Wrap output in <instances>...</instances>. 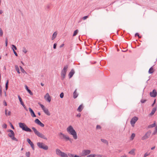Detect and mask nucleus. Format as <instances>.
<instances>
[{
    "label": "nucleus",
    "mask_w": 157,
    "mask_h": 157,
    "mask_svg": "<svg viewBox=\"0 0 157 157\" xmlns=\"http://www.w3.org/2000/svg\"><path fill=\"white\" fill-rule=\"evenodd\" d=\"M67 131L69 134L72 136L75 140H76L77 139L76 132L72 126L70 125L68 126L67 128Z\"/></svg>",
    "instance_id": "nucleus-1"
},
{
    "label": "nucleus",
    "mask_w": 157,
    "mask_h": 157,
    "mask_svg": "<svg viewBox=\"0 0 157 157\" xmlns=\"http://www.w3.org/2000/svg\"><path fill=\"white\" fill-rule=\"evenodd\" d=\"M32 129L33 131L35 134L38 137L44 140H47V138L44 135L37 131L35 128L33 127Z\"/></svg>",
    "instance_id": "nucleus-2"
},
{
    "label": "nucleus",
    "mask_w": 157,
    "mask_h": 157,
    "mask_svg": "<svg viewBox=\"0 0 157 157\" xmlns=\"http://www.w3.org/2000/svg\"><path fill=\"white\" fill-rule=\"evenodd\" d=\"M19 127L21 128L22 130L26 132H31V130L27 126L23 123H19L18 124Z\"/></svg>",
    "instance_id": "nucleus-3"
},
{
    "label": "nucleus",
    "mask_w": 157,
    "mask_h": 157,
    "mask_svg": "<svg viewBox=\"0 0 157 157\" xmlns=\"http://www.w3.org/2000/svg\"><path fill=\"white\" fill-rule=\"evenodd\" d=\"M56 153L58 156L61 157H68L67 155L65 153L62 152L58 148L56 149Z\"/></svg>",
    "instance_id": "nucleus-4"
},
{
    "label": "nucleus",
    "mask_w": 157,
    "mask_h": 157,
    "mask_svg": "<svg viewBox=\"0 0 157 157\" xmlns=\"http://www.w3.org/2000/svg\"><path fill=\"white\" fill-rule=\"evenodd\" d=\"M68 67V66L67 65L64 66L63 69L62 71L61 72V77L62 80L65 78Z\"/></svg>",
    "instance_id": "nucleus-5"
},
{
    "label": "nucleus",
    "mask_w": 157,
    "mask_h": 157,
    "mask_svg": "<svg viewBox=\"0 0 157 157\" xmlns=\"http://www.w3.org/2000/svg\"><path fill=\"white\" fill-rule=\"evenodd\" d=\"M37 145L40 148L45 150H47L48 149V147L43 143L38 142L37 143Z\"/></svg>",
    "instance_id": "nucleus-6"
},
{
    "label": "nucleus",
    "mask_w": 157,
    "mask_h": 157,
    "mask_svg": "<svg viewBox=\"0 0 157 157\" xmlns=\"http://www.w3.org/2000/svg\"><path fill=\"white\" fill-rule=\"evenodd\" d=\"M38 104L40 106L46 115L48 116H50V113L48 109L45 108L43 105L40 104V103L39 102Z\"/></svg>",
    "instance_id": "nucleus-7"
},
{
    "label": "nucleus",
    "mask_w": 157,
    "mask_h": 157,
    "mask_svg": "<svg viewBox=\"0 0 157 157\" xmlns=\"http://www.w3.org/2000/svg\"><path fill=\"white\" fill-rule=\"evenodd\" d=\"M10 133H9L8 136L13 140L16 141H18V140L14 137V133L13 131L12 130H10Z\"/></svg>",
    "instance_id": "nucleus-8"
},
{
    "label": "nucleus",
    "mask_w": 157,
    "mask_h": 157,
    "mask_svg": "<svg viewBox=\"0 0 157 157\" xmlns=\"http://www.w3.org/2000/svg\"><path fill=\"white\" fill-rule=\"evenodd\" d=\"M138 119V118L136 117H134L131 119L130 123L132 126L133 127L134 126L135 124Z\"/></svg>",
    "instance_id": "nucleus-9"
},
{
    "label": "nucleus",
    "mask_w": 157,
    "mask_h": 157,
    "mask_svg": "<svg viewBox=\"0 0 157 157\" xmlns=\"http://www.w3.org/2000/svg\"><path fill=\"white\" fill-rule=\"evenodd\" d=\"M151 132L148 131L142 137L141 140H144L148 138L150 136L151 134Z\"/></svg>",
    "instance_id": "nucleus-10"
},
{
    "label": "nucleus",
    "mask_w": 157,
    "mask_h": 157,
    "mask_svg": "<svg viewBox=\"0 0 157 157\" xmlns=\"http://www.w3.org/2000/svg\"><path fill=\"white\" fill-rule=\"evenodd\" d=\"M91 152V151L89 150H84L82 151V155L85 156L89 154Z\"/></svg>",
    "instance_id": "nucleus-11"
},
{
    "label": "nucleus",
    "mask_w": 157,
    "mask_h": 157,
    "mask_svg": "<svg viewBox=\"0 0 157 157\" xmlns=\"http://www.w3.org/2000/svg\"><path fill=\"white\" fill-rule=\"evenodd\" d=\"M44 98L46 101L50 102L51 101V97L48 93H46L44 96Z\"/></svg>",
    "instance_id": "nucleus-12"
},
{
    "label": "nucleus",
    "mask_w": 157,
    "mask_h": 157,
    "mask_svg": "<svg viewBox=\"0 0 157 157\" xmlns=\"http://www.w3.org/2000/svg\"><path fill=\"white\" fill-rule=\"evenodd\" d=\"M150 95L151 97L155 98L157 95V92L155 90H153L152 92L150 93Z\"/></svg>",
    "instance_id": "nucleus-13"
},
{
    "label": "nucleus",
    "mask_w": 157,
    "mask_h": 157,
    "mask_svg": "<svg viewBox=\"0 0 157 157\" xmlns=\"http://www.w3.org/2000/svg\"><path fill=\"white\" fill-rule=\"evenodd\" d=\"M35 122L42 127L44 126V124L38 119H36L35 120Z\"/></svg>",
    "instance_id": "nucleus-14"
},
{
    "label": "nucleus",
    "mask_w": 157,
    "mask_h": 157,
    "mask_svg": "<svg viewBox=\"0 0 157 157\" xmlns=\"http://www.w3.org/2000/svg\"><path fill=\"white\" fill-rule=\"evenodd\" d=\"M18 98L19 100V101L20 102L21 104L22 105L23 107L27 111V109L25 105L24 104V102L22 101V99L20 97L19 95H18Z\"/></svg>",
    "instance_id": "nucleus-15"
},
{
    "label": "nucleus",
    "mask_w": 157,
    "mask_h": 157,
    "mask_svg": "<svg viewBox=\"0 0 157 157\" xmlns=\"http://www.w3.org/2000/svg\"><path fill=\"white\" fill-rule=\"evenodd\" d=\"M156 110H157V106H156V107L153 108L152 109L151 113H150L149 114V115L150 116H152L155 113Z\"/></svg>",
    "instance_id": "nucleus-16"
},
{
    "label": "nucleus",
    "mask_w": 157,
    "mask_h": 157,
    "mask_svg": "<svg viewBox=\"0 0 157 157\" xmlns=\"http://www.w3.org/2000/svg\"><path fill=\"white\" fill-rule=\"evenodd\" d=\"M29 110L30 113L31 115L33 117H36V115L35 114L33 110L30 108H29Z\"/></svg>",
    "instance_id": "nucleus-17"
},
{
    "label": "nucleus",
    "mask_w": 157,
    "mask_h": 157,
    "mask_svg": "<svg viewBox=\"0 0 157 157\" xmlns=\"http://www.w3.org/2000/svg\"><path fill=\"white\" fill-rule=\"evenodd\" d=\"M5 113L6 116H10L11 115V113L10 111H8L7 109H5Z\"/></svg>",
    "instance_id": "nucleus-18"
},
{
    "label": "nucleus",
    "mask_w": 157,
    "mask_h": 157,
    "mask_svg": "<svg viewBox=\"0 0 157 157\" xmlns=\"http://www.w3.org/2000/svg\"><path fill=\"white\" fill-rule=\"evenodd\" d=\"M83 105L82 104V105H81L79 107H78V108L77 109V111H78L79 112H81L82 110V109H83Z\"/></svg>",
    "instance_id": "nucleus-19"
},
{
    "label": "nucleus",
    "mask_w": 157,
    "mask_h": 157,
    "mask_svg": "<svg viewBox=\"0 0 157 157\" xmlns=\"http://www.w3.org/2000/svg\"><path fill=\"white\" fill-rule=\"evenodd\" d=\"M74 74V71L73 70H71L69 73V78H70L72 77Z\"/></svg>",
    "instance_id": "nucleus-20"
},
{
    "label": "nucleus",
    "mask_w": 157,
    "mask_h": 157,
    "mask_svg": "<svg viewBox=\"0 0 157 157\" xmlns=\"http://www.w3.org/2000/svg\"><path fill=\"white\" fill-rule=\"evenodd\" d=\"M135 149H133L128 152V153L131 155H135Z\"/></svg>",
    "instance_id": "nucleus-21"
},
{
    "label": "nucleus",
    "mask_w": 157,
    "mask_h": 157,
    "mask_svg": "<svg viewBox=\"0 0 157 157\" xmlns=\"http://www.w3.org/2000/svg\"><path fill=\"white\" fill-rule=\"evenodd\" d=\"M57 34V33L56 32H55L53 33L52 37V40H53L56 36Z\"/></svg>",
    "instance_id": "nucleus-22"
},
{
    "label": "nucleus",
    "mask_w": 157,
    "mask_h": 157,
    "mask_svg": "<svg viewBox=\"0 0 157 157\" xmlns=\"http://www.w3.org/2000/svg\"><path fill=\"white\" fill-rule=\"evenodd\" d=\"M135 136H136V135L135 133H132L130 136V140H133L134 139V137H135Z\"/></svg>",
    "instance_id": "nucleus-23"
},
{
    "label": "nucleus",
    "mask_w": 157,
    "mask_h": 157,
    "mask_svg": "<svg viewBox=\"0 0 157 157\" xmlns=\"http://www.w3.org/2000/svg\"><path fill=\"white\" fill-rule=\"evenodd\" d=\"M154 70L153 69V68H152V67H151V68H150V69H149V71H148V73H149V74H152V73H153V72H154Z\"/></svg>",
    "instance_id": "nucleus-24"
},
{
    "label": "nucleus",
    "mask_w": 157,
    "mask_h": 157,
    "mask_svg": "<svg viewBox=\"0 0 157 157\" xmlns=\"http://www.w3.org/2000/svg\"><path fill=\"white\" fill-rule=\"evenodd\" d=\"M155 125H156L155 123V122H154V123L153 124L149 125L148 126V128H151L154 127L155 126Z\"/></svg>",
    "instance_id": "nucleus-25"
},
{
    "label": "nucleus",
    "mask_w": 157,
    "mask_h": 157,
    "mask_svg": "<svg viewBox=\"0 0 157 157\" xmlns=\"http://www.w3.org/2000/svg\"><path fill=\"white\" fill-rule=\"evenodd\" d=\"M28 142L30 144L31 146H33V143L31 141V140L29 139H27V140Z\"/></svg>",
    "instance_id": "nucleus-26"
},
{
    "label": "nucleus",
    "mask_w": 157,
    "mask_h": 157,
    "mask_svg": "<svg viewBox=\"0 0 157 157\" xmlns=\"http://www.w3.org/2000/svg\"><path fill=\"white\" fill-rule=\"evenodd\" d=\"M15 67L16 69V70L17 71V73L18 74H20V72L18 66L17 65H15Z\"/></svg>",
    "instance_id": "nucleus-27"
},
{
    "label": "nucleus",
    "mask_w": 157,
    "mask_h": 157,
    "mask_svg": "<svg viewBox=\"0 0 157 157\" xmlns=\"http://www.w3.org/2000/svg\"><path fill=\"white\" fill-rule=\"evenodd\" d=\"M64 137L63 138V139H65L66 140H70V138L69 137L65 135V136H64Z\"/></svg>",
    "instance_id": "nucleus-28"
},
{
    "label": "nucleus",
    "mask_w": 157,
    "mask_h": 157,
    "mask_svg": "<svg viewBox=\"0 0 157 157\" xmlns=\"http://www.w3.org/2000/svg\"><path fill=\"white\" fill-rule=\"evenodd\" d=\"M78 95L76 93V90H75L73 93V97L74 98H75L77 97Z\"/></svg>",
    "instance_id": "nucleus-29"
},
{
    "label": "nucleus",
    "mask_w": 157,
    "mask_h": 157,
    "mask_svg": "<svg viewBox=\"0 0 157 157\" xmlns=\"http://www.w3.org/2000/svg\"><path fill=\"white\" fill-rule=\"evenodd\" d=\"M101 141L105 144H108V142L106 140L104 139H101Z\"/></svg>",
    "instance_id": "nucleus-30"
},
{
    "label": "nucleus",
    "mask_w": 157,
    "mask_h": 157,
    "mask_svg": "<svg viewBox=\"0 0 157 157\" xmlns=\"http://www.w3.org/2000/svg\"><path fill=\"white\" fill-rule=\"evenodd\" d=\"M30 152H26L25 153V155L27 157H30Z\"/></svg>",
    "instance_id": "nucleus-31"
},
{
    "label": "nucleus",
    "mask_w": 157,
    "mask_h": 157,
    "mask_svg": "<svg viewBox=\"0 0 157 157\" xmlns=\"http://www.w3.org/2000/svg\"><path fill=\"white\" fill-rule=\"evenodd\" d=\"M78 29H77V30H75L74 32V33L73 34V36H75L78 33Z\"/></svg>",
    "instance_id": "nucleus-32"
},
{
    "label": "nucleus",
    "mask_w": 157,
    "mask_h": 157,
    "mask_svg": "<svg viewBox=\"0 0 157 157\" xmlns=\"http://www.w3.org/2000/svg\"><path fill=\"white\" fill-rule=\"evenodd\" d=\"M93 157H102V156L100 155L93 154Z\"/></svg>",
    "instance_id": "nucleus-33"
},
{
    "label": "nucleus",
    "mask_w": 157,
    "mask_h": 157,
    "mask_svg": "<svg viewBox=\"0 0 157 157\" xmlns=\"http://www.w3.org/2000/svg\"><path fill=\"white\" fill-rule=\"evenodd\" d=\"M9 83L8 80H7L6 84V90H7L8 88V84Z\"/></svg>",
    "instance_id": "nucleus-34"
},
{
    "label": "nucleus",
    "mask_w": 157,
    "mask_h": 157,
    "mask_svg": "<svg viewBox=\"0 0 157 157\" xmlns=\"http://www.w3.org/2000/svg\"><path fill=\"white\" fill-rule=\"evenodd\" d=\"M22 51L25 53H26L27 52V50L25 48H24Z\"/></svg>",
    "instance_id": "nucleus-35"
},
{
    "label": "nucleus",
    "mask_w": 157,
    "mask_h": 157,
    "mask_svg": "<svg viewBox=\"0 0 157 157\" xmlns=\"http://www.w3.org/2000/svg\"><path fill=\"white\" fill-rule=\"evenodd\" d=\"M20 69H21V71L23 73H24L25 72V70H24V69H23V68L21 66H20Z\"/></svg>",
    "instance_id": "nucleus-36"
},
{
    "label": "nucleus",
    "mask_w": 157,
    "mask_h": 157,
    "mask_svg": "<svg viewBox=\"0 0 157 157\" xmlns=\"http://www.w3.org/2000/svg\"><path fill=\"white\" fill-rule=\"evenodd\" d=\"M12 49L13 50V49H14V50H17V48L14 45H12Z\"/></svg>",
    "instance_id": "nucleus-37"
},
{
    "label": "nucleus",
    "mask_w": 157,
    "mask_h": 157,
    "mask_svg": "<svg viewBox=\"0 0 157 157\" xmlns=\"http://www.w3.org/2000/svg\"><path fill=\"white\" fill-rule=\"evenodd\" d=\"M3 34V31L1 28L0 29V36H2Z\"/></svg>",
    "instance_id": "nucleus-38"
},
{
    "label": "nucleus",
    "mask_w": 157,
    "mask_h": 157,
    "mask_svg": "<svg viewBox=\"0 0 157 157\" xmlns=\"http://www.w3.org/2000/svg\"><path fill=\"white\" fill-rule=\"evenodd\" d=\"M59 135L60 136H61L62 137H63V138L64 137V136L65 135H64V134H63V133L60 132L59 134Z\"/></svg>",
    "instance_id": "nucleus-39"
},
{
    "label": "nucleus",
    "mask_w": 157,
    "mask_h": 157,
    "mask_svg": "<svg viewBox=\"0 0 157 157\" xmlns=\"http://www.w3.org/2000/svg\"><path fill=\"white\" fill-rule=\"evenodd\" d=\"M88 17V16H84V17H83L82 18V19L83 20H85Z\"/></svg>",
    "instance_id": "nucleus-40"
},
{
    "label": "nucleus",
    "mask_w": 157,
    "mask_h": 157,
    "mask_svg": "<svg viewBox=\"0 0 157 157\" xmlns=\"http://www.w3.org/2000/svg\"><path fill=\"white\" fill-rule=\"evenodd\" d=\"M27 91L30 94V95H33V93L30 90H28Z\"/></svg>",
    "instance_id": "nucleus-41"
},
{
    "label": "nucleus",
    "mask_w": 157,
    "mask_h": 157,
    "mask_svg": "<svg viewBox=\"0 0 157 157\" xmlns=\"http://www.w3.org/2000/svg\"><path fill=\"white\" fill-rule=\"evenodd\" d=\"M2 127L3 128H7V125L6 124H3Z\"/></svg>",
    "instance_id": "nucleus-42"
},
{
    "label": "nucleus",
    "mask_w": 157,
    "mask_h": 157,
    "mask_svg": "<svg viewBox=\"0 0 157 157\" xmlns=\"http://www.w3.org/2000/svg\"><path fill=\"white\" fill-rule=\"evenodd\" d=\"M96 129H99L101 128V127L99 125H98L96 126Z\"/></svg>",
    "instance_id": "nucleus-43"
},
{
    "label": "nucleus",
    "mask_w": 157,
    "mask_h": 157,
    "mask_svg": "<svg viewBox=\"0 0 157 157\" xmlns=\"http://www.w3.org/2000/svg\"><path fill=\"white\" fill-rule=\"evenodd\" d=\"M60 97L61 98H63L64 96V94H63V93H61L60 94Z\"/></svg>",
    "instance_id": "nucleus-44"
},
{
    "label": "nucleus",
    "mask_w": 157,
    "mask_h": 157,
    "mask_svg": "<svg viewBox=\"0 0 157 157\" xmlns=\"http://www.w3.org/2000/svg\"><path fill=\"white\" fill-rule=\"evenodd\" d=\"M13 52L15 54V55L16 56H18V55L16 53V52L14 50V49H13Z\"/></svg>",
    "instance_id": "nucleus-45"
},
{
    "label": "nucleus",
    "mask_w": 157,
    "mask_h": 157,
    "mask_svg": "<svg viewBox=\"0 0 157 157\" xmlns=\"http://www.w3.org/2000/svg\"><path fill=\"white\" fill-rule=\"evenodd\" d=\"M146 101V100L145 99H142L141 100V102L142 103H143L145 102Z\"/></svg>",
    "instance_id": "nucleus-46"
},
{
    "label": "nucleus",
    "mask_w": 157,
    "mask_h": 157,
    "mask_svg": "<svg viewBox=\"0 0 157 157\" xmlns=\"http://www.w3.org/2000/svg\"><path fill=\"white\" fill-rule=\"evenodd\" d=\"M149 155V154H148L147 153H146L144 155V157H146L147 156Z\"/></svg>",
    "instance_id": "nucleus-47"
},
{
    "label": "nucleus",
    "mask_w": 157,
    "mask_h": 157,
    "mask_svg": "<svg viewBox=\"0 0 157 157\" xmlns=\"http://www.w3.org/2000/svg\"><path fill=\"white\" fill-rule=\"evenodd\" d=\"M5 42H6V46H7V44H8V40H7V38L6 39Z\"/></svg>",
    "instance_id": "nucleus-48"
},
{
    "label": "nucleus",
    "mask_w": 157,
    "mask_h": 157,
    "mask_svg": "<svg viewBox=\"0 0 157 157\" xmlns=\"http://www.w3.org/2000/svg\"><path fill=\"white\" fill-rule=\"evenodd\" d=\"M156 102V99H155L154 100V102L153 103V104L152 105H151V106L152 107H153L154 106V105L155 104V103Z\"/></svg>",
    "instance_id": "nucleus-49"
},
{
    "label": "nucleus",
    "mask_w": 157,
    "mask_h": 157,
    "mask_svg": "<svg viewBox=\"0 0 157 157\" xmlns=\"http://www.w3.org/2000/svg\"><path fill=\"white\" fill-rule=\"evenodd\" d=\"M57 44L56 43L54 44L53 45V48L54 49H56V48Z\"/></svg>",
    "instance_id": "nucleus-50"
},
{
    "label": "nucleus",
    "mask_w": 157,
    "mask_h": 157,
    "mask_svg": "<svg viewBox=\"0 0 157 157\" xmlns=\"http://www.w3.org/2000/svg\"><path fill=\"white\" fill-rule=\"evenodd\" d=\"M69 156L70 157H74V155L72 154H69Z\"/></svg>",
    "instance_id": "nucleus-51"
},
{
    "label": "nucleus",
    "mask_w": 157,
    "mask_h": 157,
    "mask_svg": "<svg viewBox=\"0 0 157 157\" xmlns=\"http://www.w3.org/2000/svg\"><path fill=\"white\" fill-rule=\"evenodd\" d=\"M87 157H93V154L89 155L87 156Z\"/></svg>",
    "instance_id": "nucleus-52"
},
{
    "label": "nucleus",
    "mask_w": 157,
    "mask_h": 157,
    "mask_svg": "<svg viewBox=\"0 0 157 157\" xmlns=\"http://www.w3.org/2000/svg\"><path fill=\"white\" fill-rule=\"evenodd\" d=\"M25 89H26V90L27 91H28V90H29V89H28V86H26V85H25Z\"/></svg>",
    "instance_id": "nucleus-53"
},
{
    "label": "nucleus",
    "mask_w": 157,
    "mask_h": 157,
    "mask_svg": "<svg viewBox=\"0 0 157 157\" xmlns=\"http://www.w3.org/2000/svg\"><path fill=\"white\" fill-rule=\"evenodd\" d=\"M4 104L6 106L7 105V103L5 101H4Z\"/></svg>",
    "instance_id": "nucleus-54"
},
{
    "label": "nucleus",
    "mask_w": 157,
    "mask_h": 157,
    "mask_svg": "<svg viewBox=\"0 0 157 157\" xmlns=\"http://www.w3.org/2000/svg\"><path fill=\"white\" fill-rule=\"evenodd\" d=\"M137 36L139 37H140L138 33H136V34H135V36Z\"/></svg>",
    "instance_id": "nucleus-55"
},
{
    "label": "nucleus",
    "mask_w": 157,
    "mask_h": 157,
    "mask_svg": "<svg viewBox=\"0 0 157 157\" xmlns=\"http://www.w3.org/2000/svg\"><path fill=\"white\" fill-rule=\"evenodd\" d=\"M81 114L79 113L78 114V115H77V116L78 117H81Z\"/></svg>",
    "instance_id": "nucleus-56"
},
{
    "label": "nucleus",
    "mask_w": 157,
    "mask_h": 157,
    "mask_svg": "<svg viewBox=\"0 0 157 157\" xmlns=\"http://www.w3.org/2000/svg\"><path fill=\"white\" fill-rule=\"evenodd\" d=\"M64 44H62L60 46V48H62L64 46Z\"/></svg>",
    "instance_id": "nucleus-57"
},
{
    "label": "nucleus",
    "mask_w": 157,
    "mask_h": 157,
    "mask_svg": "<svg viewBox=\"0 0 157 157\" xmlns=\"http://www.w3.org/2000/svg\"><path fill=\"white\" fill-rule=\"evenodd\" d=\"M31 147L32 148H33V150H34V144H33V146H31Z\"/></svg>",
    "instance_id": "nucleus-58"
},
{
    "label": "nucleus",
    "mask_w": 157,
    "mask_h": 157,
    "mask_svg": "<svg viewBox=\"0 0 157 157\" xmlns=\"http://www.w3.org/2000/svg\"><path fill=\"white\" fill-rule=\"evenodd\" d=\"M155 148V147L154 146V147H152L151 148V149L152 150H154Z\"/></svg>",
    "instance_id": "nucleus-59"
},
{
    "label": "nucleus",
    "mask_w": 157,
    "mask_h": 157,
    "mask_svg": "<svg viewBox=\"0 0 157 157\" xmlns=\"http://www.w3.org/2000/svg\"><path fill=\"white\" fill-rule=\"evenodd\" d=\"M3 13V11L2 10H0V14H2Z\"/></svg>",
    "instance_id": "nucleus-60"
},
{
    "label": "nucleus",
    "mask_w": 157,
    "mask_h": 157,
    "mask_svg": "<svg viewBox=\"0 0 157 157\" xmlns=\"http://www.w3.org/2000/svg\"><path fill=\"white\" fill-rule=\"evenodd\" d=\"M2 92V89L1 88H0V94L1 95Z\"/></svg>",
    "instance_id": "nucleus-61"
},
{
    "label": "nucleus",
    "mask_w": 157,
    "mask_h": 157,
    "mask_svg": "<svg viewBox=\"0 0 157 157\" xmlns=\"http://www.w3.org/2000/svg\"><path fill=\"white\" fill-rule=\"evenodd\" d=\"M157 132V131H155H155H154V132L153 133V135H155L156 133Z\"/></svg>",
    "instance_id": "nucleus-62"
},
{
    "label": "nucleus",
    "mask_w": 157,
    "mask_h": 157,
    "mask_svg": "<svg viewBox=\"0 0 157 157\" xmlns=\"http://www.w3.org/2000/svg\"><path fill=\"white\" fill-rule=\"evenodd\" d=\"M155 131H157V125L156 126L155 128Z\"/></svg>",
    "instance_id": "nucleus-63"
},
{
    "label": "nucleus",
    "mask_w": 157,
    "mask_h": 157,
    "mask_svg": "<svg viewBox=\"0 0 157 157\" xmlns=\"http://www.w3.org/2000/svg\"><path fill=\"white\" fill-rule=\"evenodd\" d=\"M40 84L42 86H44V84L42 83H41Z\"/></svg>",
    "instance_id": "nucleus-64"
}]
</instances>
